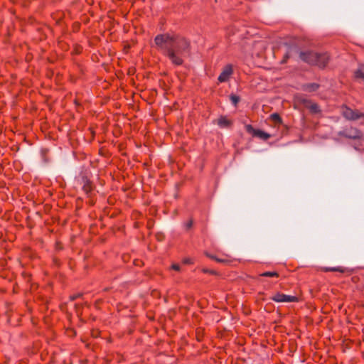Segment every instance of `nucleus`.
Listing matches in <instances>:
<instances>
[{
    "mask_svg": "<svg viewBox=\"0 0 364 364\" xmlns=\"http://www.w3.org/2000/svg\"><path fill=\"white\" fill-rule=\"evenodd\" d=\"M156 48L167 57L171 63L178 66L190 53L189 42L184 38L169 33L158 34L154 38Z\"/></svg>",
    "mask_w": 364,
    "mask_h": 364,
    "instance_id": "nucleus-1",
    "label": "nucleus"
},
{
    "mask_svg": "<svg viewBox=\"0 0 364 364\" xmlns=\"http://www.w3.org/2000/svg\"><path fill=\"white\" fill-rule=\"evenodd\" d=\"M300 58L309 64L317 65L320 68H324L329 60L327 53H318L312 51L301 53Z\"/></svg>",
    "mask_w": 364,
    "mask_h": 364,
    "instance_id": "nucleus-2",
    "label": "nucleus"
},
{
    "mask_svg": "<svg viewBox=\"0 0 364 364\" xmlns=\"http://www.w3.org/2000/svg\"><path fill=\"white\" fill-rule=\"evenodd\" d=\"M343 115L348 120H357L364 117V114L358 110H353L348 107H344L342 111Z\"/></svg>",
    "mask_w": 364,
    "mask_h": 364,
    "instance_id": "nucleus-3",
    "label": "nucleus"
},
{
    "mask_svg": "<svg viewBox=\"0 0 364 364\" xmlns=\"http://www.w3.org/2000/svg\"><path fill=\"white\" fill-rule=\"evenodd\" d=\"M272 300H273L275 302H297L298 301V297L295 296H291V295H287L282 293H277L271 298Z\"/></svg>",
    "mask_w": 364,
    "mask_h": 364,
    "instance_id": "nucleus-4",
    "label": "nucleus"
},
{
    "mask_svg": "<svg viewBox=\"0 0 364 364\" xmlns=\"http://www.w3.org/2000/svg\"><path fill=\"white\" fill-rule=\"evenodd\" d=\"M339 135L352 139H360L363 136L360 130L352 127L340 132Z\"/></svg>",
    "mask_w": 364,
    "mask_h": 364,
    "instance_id": "nucleus-5",
    "label": "nucleus"
},
{
    "mask_svg": "<svg viewBox=\"0 0 364 364\" xmlns=\"http://www.w3.org/2000/svg\"><path fill=\"white\" fill-rule=\"evenodd\" d=\"M232 72L233 70L231 65H225L218 77V81L220 82H225L228 81L232 74Z\"/></svg>",
    "mask_w": 364,
    "mask_h": 364,
    "instance_id": "nucleus-6",
    "label": "nucleus"
},
{
    "mask_svg": "<svg viewBox=\"0 0 364 364\" xmlns=\"http://www.w3.org/2000/svg\"><path fill=\"white\" fill-rule=\"evenodd\" d=\"M247 130L249 132H252L254 136H257L263 140H267L271 137L270 134L268 133H266L259 129H255L252 127L251 125L247 126Z\"/></svg>",
    "mask_w": 364,
    "mask_h": 364,
    "instance_id": "nucleus-7",
    "label": "nucleus"
},
{
    "mask_svg": "<svg viewBox=\"0 0 364 364\" xmlns=\"http://www.w3.org/2000/svg\"><path fill=\"white\" fill-rule=\"evenodd\" d=\"M322 271L325 272H338L340 273H345L347 270L346 268L343 267H341V266H338V267H322L321 268Z\"/></svg>",
    "mask_w": 364,
    "mask_h": 364,
    "instance_id": "nucleus-8",
    "label": "nucleus"
},
{
    "mask_svg": "<svg viewBox=\"0 0 364 364\" xmlns=\"http://www.w3.org/2000/svg\"><path fill=\"white\" fill-rule=\"evenodd\" d=\"M218 124L221 128H228L231 125V122L225 117H221L218 120Z\"/></svg>",
    "mask_w": 364,
    "mask_h": 364,
    "instance_id": "nucleus-9",
    "label": "nucleus"
},
{
    "mask_svg": "<svg viewBox=\"0 0 364 364\" xmlns=\"http://www.w3.org/2000/svg\"><path fill=\"white\" fill-rule=\"evenodd\" d=\"M306 106L309 109L311 112H312L314 114L320 112V109L317 104L312 103L309 101H306Z\"/></svg>",
    "mask_w": 364,
    "mask_h": 364,
    "instance_id": "nucleus-10",
    "label": "nucleus"
},
{
    "mask_svg": "<svg viewBox=\"0 0 364 364\" xmlns=\"http://www.w3.org/2000/svg\"><path fill=\"white\" fill-rule=\"evenodd\" d=\"M355 77L357 79L364 80V66L361 65L358 68V69L355 72Z\"/></svg>",
    "mask_w": 364,
    "mask_h": 364,
    "instance_id": "nucleus-11",
    "label": "nucleus"
},
{
    "mask_svg": "<svg viewBox=\"0 0 364 364\" xmlns=\"http://www.w3.org/2000/svg\"><path fill=\"white\" fill-rule=\"evenodd\" d=\"M260 276L265 277H278L279 274L277 272H264L260 274Z\"/></svg>",
    "mask_w": 364,
    "mask_h": 364,
    "instance_id": "nucleus-12",
    "label": "nucleus"
},
{
    "mask_svg": "<svg viewBox=\"0 0 364 364\" xmlns=\"http://www.w3.org/2000/svg\"><path fill=\"white\" fill-rule=\"evenodd\" d=\"M208 256L210 258H211L213 259H215L218 262H220V263H227V262H228L230 261L228 259L218 258V257H217L215 256H213V255H208Z\"/></svg>",
    "mask_w": 364,
    "mask_h": 364,
    "instance_id": "nucleus-13",
    "label": "nucleus"
},
{
    "mask_svg": "<svg viewBox=\"0 0 364 364\" xmlns=\"http://www.w3.org/2000/svg\"><path fill=\"white\" fill-rule=\"evenodd\" d=\"M271 119L275 122L276 123L280 124L282 123V119L280 116L277 113H273L270 115Z\"/></svg>",
    "mask_w": 364,
    "mask_h": 364,
    "instance_id": "nucleus-14",
    "label": "nucleus"
},
{
    "mask_svg": "<svg viewBox=\"0 0 364 364\" xmlns=\"http://www.w3.org/2000/svg\"><path fill=\"white\" fill-rule=\"evenodd\" d=\"M318 87V85L315 83L307 85L306 87V90L307 91H315Z\"/></svg>",
    "mask_w": 364,
    "mask_h": 364,
    "instance_id": "nucleus-15",
    "label": "nucleus"
},
{
    "mask_svg": "<svg viewBox=\"0 0 364 364\" xmlns=\"http://www.w3.org/2000/svg\"><path fill=\"white\" fill-rule=\"evenodd\" d=\"M230 100L234 105H236L240 101V97L237 95H230Z\"/></svg>",
    "mask_w": 364,
    "mask_h": 364,
    "instance_id": "nucleus-16",
    "label": "nucleus"
},
{
    "mask_svg": "<svg viewBox=\"0 0 364 364\" xmlns=\"http://www.w3.org/2000/svg\"><path fill=\"white\" fill-rule=\"evenodd\" d=\"M171 268L173 269V270H176V271H180L181 269V267L177 264H173L172 266H171Z\"/></svg>",
    "mask_w": 364,
    "mask_h": 364,
    "instance_id": "nucleus-17",
    "label": "nucleus"
},
{
    "mask_svg": "<svg viewBox=\"0 0 364 364\" xmlns=\"http://www.w3.org/2000/svg\"><path fill=\"white\" fill-rule=\"evenodd\" d=\"M203 272H208V273H210V274H215V272L213 271V270L203 269Z\"/></svg>",
    "mask_w": 364,
    "mask_h": 364,
    "instance_id": "nucleus-18",
    "label": "nucleus"
},
{
    "mask_svg": "<svg viewBox=\"0 0 364 364\" xmlns=\"http://www.w3.org/2000/svg\"><path fill=\"white\" fill-rule=\"evenodd\" d=\"M184 262L188 264V263H191V259H186V260L184 261Z\"/></svg>",
    "mask_w": 364,
    "mask_h": 364,
    "instance_id": "nucleus-19",
    "label": "nucleus"
},
{
    "mask_svg": "<svg viewBox=\"0 0 364 364\" xmlns=\"http://www.w3.org/2000/svg\"><path fill=\"white\" fill-rule=\"evenodd\" d=\"M188 225V228L191 227V225H192V221H190V222L188 223V225Z\"/></svg>",
    "mask_w": 364,
    "mask_h": 364,
    "instance_id": "nucleus-20",
    "label": "nucleus"
}]
</instances>
